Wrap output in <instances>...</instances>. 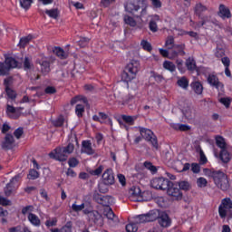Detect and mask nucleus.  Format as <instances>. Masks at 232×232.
I'll list each match as a JSON object with an SVG mask.
<instances>
[{"mask_svg": "<svg viewBox=\"0 0 232 232\" xmlns=\"http://www.w3.org/2000/svg\"><path fill=\"white\" fill-rule=\"evenodd\" d=\"M167 194L171 197L172 200H182V192L177 185L169 186Z\"/></svg>", "mask_w": 232, "mask_h": 232, "instance_id": "obj_14", "label": "nucleus"}, {"mask_svg": "<svg viewBox=\"0 0 232 232\" xmlns=\"http://www.w3.org/2000/svg\"><path fill=\"white\" fill-rule=\"evenodd\" d=\"M28 179L31 180H35V179H39V172L35 169H31L28 174Z\"/></svg>", "mask_w": 232, "mask_h": 232, "instance_id": "obj_55", "label": "nucleus"}, {"mask_svg": "<svg viewBox=\"0 0 232 232\" xmlns=\"http://www.w3.org/2000/svg\"><path fill=\"white\" fill-rule=\"evenodd\" d=\"M186 44H176L174 46V49L169 51V59L173 61V59H177L179 55L181 57H184L186 55Z\"/></svg>", "mask_w": 232, "mask_h": 232, "instance_id": "obj_11", "label": "nucleus"}, {"mask_svg": "<svg viewBox=\"0 0 232 232\" xmlns=\"http://www.w3.org/2000/svg\"><path fill=\"white\" fill-rule=\"evenodd\" d=\"M77 102H82L78 103ZM71 104H77L75 107V113L77 117H82L84 113V106H88V99L84 96H75L71 100Z\"/></svg>", "mask_w": 232, "mask_h": 232, "instance_id": "obj_6", "label": "nucleus"}, {"mask_svg": "<svg viewBox=\"0 0 232 232\" xmlns=\"http://www.w3.org/2000/svg\"><path fill=\"white\" fill-rule=\"evenodd\" d=\"M16 111H17V109H15L14 106L7 105L6 112L12 114L11 115L12 119H17L19 117L15 115Z\"/></svg>", "mask_w": 232, "mask_h": 232, "instance_id": "obj_49", "label": "nucleus"}, {"mask_svg": "<svg viewBox=\"0 0 232 232\" xmlns=\"http://www.w3.org/2000/svg\"><path fill=\"white\" fill-rule=\"evenodd\" d=\"M62 148L64 153L67 155V157L69 155H72V153H73V151L75 150V145H73V143H68L67 146Z\"/></svg>", "mask_w": 232, "mask_h": 232, "instance_id": "obj_40", "label": "nucleus"}, {"mask_svg": "<svg viewBox=\"0 0 232 232\" xmlns=\"http://www.w3.org/2000/svg\"><path fill=\"white\" fill-rule=\"evenodd\" d=\"M201 26H206L207 28H213V26H218L220 29L224 28V25L218 20L211 16H205L202 20Z\"/></svg>", "mask_w": 232, "mask_h": 232, "instance_id": "obj_15", "label": "nucleus"}, {"mask_svg": "<svg viewBox=\"0 0 232 232\" xmlns=\"http://www.w3.org/2000/svg\"><path fill=\"white\" fill-rule=\"evenodd\" d=\"M206 10H208V7H206L202 4H197L195 6V12L197 15H200V14H202V12H206Z\"/></svg>", "mask_w": 232, "mask_h": 232, "instance_id": "obj_48", "label": "nucleus"}, {"mask_svg": "<svg viewBox=\"0 0 232 232\" xmlns=\"http://www.w3.org/2000/svg\"><path fill=\"white\" fill-rule=\"evenodd\" d=\"M34 68V63L32 62V57L25 56L24 59V69L32 70Z\"/></svg>", "mask_w": 232, "mask_h": 232, "instance_id": "obj_39", "label": "nucleus"}, {"mask_svg": "<svg viewBox=\"0 0 232 232\" xmlns=\"http://www.w3.org/2000/svg\"><path fill=\"white\" fill-rule=\"evenodd\" d=\"M140 70V63L137 60H131L125 67L121 77L125 82H131L137 77Z\"/></svg>", "mask_w": 232, "mask_h": 232, "instance_id": "obj_2", "label": "nucleus"}, {"mask_svg": "<svg viewBox=\"0 0 232 232\" xmlns=\"http://www.w3.org/2000/svg\"><path fill=\"white\" fill-rule=\"evenodd\" d=\"M197 185L198 188H206L208 186V179L201 177L197 179Z\"/></svg>", "mask_w": 232, "mask_h": 232, "instance_id": "obj_53", "label": "nucleus"}, {"mask_svg": "<svg viewBox=\"0 0 232 232\" xmlns=\"http://www.w3.org/2000/svg\"><path fill=\"white\" fill-rule=\"evenodd\" d=\"M192 90H194L197 95H202V92H204V87L200 82H193L191 83Z\"/></svg>", "mask_w": 232, "mask_h": 232, "instance_id": "obj_30", "label": "nucleus"}, {"mask_svg": "<svg viewBox=\"0 0 232 232\" xmlns=\"http://www.w3.org/2000/svg\"><path fill=\"white\" fill-rule=\"evenodd\" d=\"M232 155L227 151V149H223L219 152V160L222 164H229L231 162Z\"/></svg>", "mask_w": 232, "mask_h": 232, "instance_id": "obj_23", "label": "nucleus"}, {"mask_svg": "<svg viewBox=\"0 0 232 232\" xmlns=\"http://www.w3.org/2000/svg\"><path fill=\"white\" fill-rule=\"evenodd\" d=\"M72 227H73V225L72 224V221H68L61 229L60 232H72Z\"/></svg>", "mask_w": 232, "mask_h": 232, "instance_id": "obj_51", "label": "nucleus"}, {"mask_svg": "<svg viewBox=\"0 0 232 232\" xmlns=\"http://www.w3.org/2000/svg\"><path fill=\"white\" fill-rule=\"evenodd\" d=\"M151 211H154V213H156L157 215L156 220L158 218V222L161 227H169V226H171V219H169V217L168 216V214L161 213L159 217V213H157V211L155 210H151Z\"/></svg>", "mask_w": 232, "mask_h": 232, "instance_id": "obj_18", "label": "nucleus"}, {"mask_svg": "<svg viewBox=\"0 0 232 232\" xmlns=\"http://www.w3.org/2000/svg\"><path fill=\"white\" fill-rule=\"evenodd\" d=\"M140 133L145 140L150 142L151 146L156 150H159V141L157 140V136L150 129L144 127H139Z\"/></svg>", "mask_w": 232, "mask_h": 232, "instance_id": "obj_5", "label": "nucleus"}, {"mask_svg": "<svg viewBox=\"0 0 232 232\" xmlns=\"http://www.w3.org/2000/svg\"><path fill=\"white\" fill-rule=\"evenodd\" d=\"M90 43V39L86 38V37H82L79 42L78 44L79 46H81V48H86V46H88Z\"/></svg>", "mask_w": 232, "mask_h": 232, "instance_id": "obj_54", "label": "nucleus"}, {"mask_svg": "<svg viewBox=\"0 0 232 232\" xmlns=\"http://www.w3.org/2000/svg\"><path fill=\"white\" fill-rule=\"evenodd\" d=\"M129 198L132 202H140L142 200V192L140 191V188L139 187H132L129 190Z\"/></svg>", "mask_w": 232, "mask_h": 232, "instance_id": "obj_16", "label": "nucleus"}, {"mask_svg": "<svg viewBox=\"0 0 232 232\" xmlns=\"http://www.w3.org/2000/svg\"><path fill=\"white\" fill-rule=\"evenodd\" d=\"M32 3H34V0H20V5L24 10H28L32 6Z\"/></svg>", "mask_w": 232, "mask_h": 232, "instance_id": "obj_47", "label": "nucleus"}, {"mask_svg": "<svg viewBox=\"0 0 232 232\" xmlns=\"http://www.w3.org/2000/svg\"><path fill=\"white\" fill-rule=\"evenodd\" d=\"M45 14L49 15V17H52V19H57V17H59V10L57 9H47L45 10Z\"/></svg>", "mask_w": 232, "mask_h": 232, "instance_id": "obj_43", "label": "nucleus"}, {"mask_svg": "<svg viewBox=\"0 0 232 232\" xmlns=\"http://www.w3.org/2000/svg\"><path fill=\"white\" fill-rule=\"evenodd\" d=\"M151 77H153L154 81H156V82H162V81H164V76L157 73V72H151Z\"/></svg>", "mask_w": 232, "mask_h": 232, "instance_id": "obj_60", "label": "nucleus"}, {"mask_svg": "<svg viewBox=\"0 0 232 232\" xmlns=\"http://www.w3.org/2000/svg\"><path fill=\"white\" fill-rule=\"evenodd\" d=\"M102 180L104 186H113V184H115V175L113 174V169H105L102 176Z\"/></svg>", "mask_w": 232, "mask_h": 232, "instance_id": "obj_12", "label": "nucleus"}, {"mask_svg": "<svg viewBox=\"0 0 232 232\" xmlns=\"http://www.w3.org/2000/svg\"><path fill=\"white\" fill-rule=\"evenodd\" d=\"M10 78H7L4 81V84L5 86V93L9 99H15L17 97V93L15 91L10 88Z\"/></svg>", "mask_w": 232, "mask_h": 232, "instance_id": "obj_24", "label": "nucleus"}, {"mask_svg": "<svg viewBox=\"0 0 232 232\" xmlns=\"http://www.w3.org/2000/svg\"><path fill=\"white\" fill-rule=\"evenodd\" d=\"M27 219L30 224L35 226L36 227H39V226H41V219L39 218V216L34 213H29V215L27 216Z\"/></svg>", "mask_w": 232, "mask_h": 232, "instance_id": "obj_28", "label": "nucleus"}, {"mask_svg": "<svg viewBox=\"0 0 232 232\" xmlns=\"http://www.w3.org/2000/svg\"><path fill=\"white\" fill-rule=\"evenodd\" d=\"M50 159H54V160H58L59 162H66L68 160V155L64 152V149L63 147H57L53 151L49 153Z\"/></svg>", "mask_w": 232, "mask_h": 232, "instance_id": "obj_7", "label": "nucleus"}, {"mask_svg": "<svg viewBox=\"0 0 232 232\" xmlns=\"http://www.w3.org/2000/svg\"><path fill=\"white\" fill-rule=\"evenodd\" d=\"M232 209V201L229 198H225L221 200V204L218 207V213L221 218L227 217V211Z\"/></svg>", "mask_w": 232, "mask_h": 232, "instance_id": "obj_8", "label": "nucleus"}, {"mask_svg": "<svg viewBox=\"0 0 232 232\" xmlns=\"http://www.w3.org/2000/svg\"><path fill=\"white\" fill-rule=\"evenodd\" d=\"M68 165L70 168H77V166H79V160L76 158H70L68 160Z\"/></svg>", "mask_w": 232, "mask_h": 232, "instance_id": "obj_57", "label": "nucleus"}, {"mask_svg": "<svg viewBox=\"0 0 232 232\" xmlns=\"http://www.w3.org/2000/svg\"><path fill=\"white\" fill-rule=\"evenodd\" d=\"M103 169L104 166L100 165L97 169L91 170L90 173L94 177H99V175L102 173Z\"/></svg>", "mask_w": 232, "mask_h": 232, "instance_id": "obj_50", "label": "nucleus"}, {"mask_svg": "<svg viewBox=\"0 0 232 232\" xmlns=\"http://www.w3.org/2000/svg\"><path fill=\"white\" fill-rule=\"evenodd\" d=\"M165 46L168 48V50H172L177 46L175 44V38L173 36H168L166 42H165Z\"/></svg>", "mask_w": 232, "mask_h": 232, "instance_id": "obj_37", "label": "nucleus"}, {"mask_svg": "<svg viewBox=\"0 0 232 232\" xmlns=\"http://www.w3.org/2000/svg\"><path fill=\"white\" fill-rule=\"evenodd\" d=\"M124 23H126V24H129L130 26H137V22L135 21V19H133V17L130 15L124 16Z\"/></svg>", "mask_w": 232, "mask_h": 232, "instance_id": "obj_46", "label": "nucleus"}, {"mask_svg": "<svg viewBox=\"0 0 232 232\" xmlns=\"http://www.w3.org/2000/svg\"><path fill=\"white\" fill-rule=\"evenodd\" d=\"M176 130H179V131H189V130H191V127L186 124H178L176 126Z\"/></svg>", "mask_w": 232, "mask_h": 232, "instance_id": "obj_61", "label": "nucleus"}, {"mask_svg": "<svg viewBox=\"0 0 232 232\" xmlns=\"http://www.w3.org/2000/svg\"><path fill=\"white\" fill-rule=\"evenodd\" d=\"M207 81L210 86H214V88H217L219 92H224V83L218 81V77H217V75L209 74Z\"/></svg>", "mask_w": 232, "mask_h": 232, "instance_id": "obj_17", "label": "nucleus"}, {"mask_svg": "<svg viewBox=\"0 0 232 232\" xmlns=\"http://www.w3.org/2000/svg\"><path fill=\"white\" fill-rule=\"evenodd\" d=\"M183 115L188 121H192L195 119V109L192 107H186L183 109Z\"/></svg>", "mask_w": 232, "mask_h": 232, "instance_id": "obj_29", "label": "nucleus"}, {"mask_svg": "<svg viewBox=\"0 0 232 232\" xmlns=\"http://www.w3.org/2000/svg\"><path fill=\"white\" fill-rule=\"evenodd\" d=\"M45 226L47 227H53V226H57V218H52L45 221Z\"/></svg>", "mask_w": 232, "mask_h": 232, "instance_id": "obj_56", "label": "nucleus"}, {"mask_svg": "<svg viewBox=\"0 0 232 232\" xmlns=\"http://www.w3.org/2000/svg\"><path fill=\"white\" fill-rule=\"evenodd\" d=\"M163 68L165 70H168V72H170L171 73H173V72H175L177 70V66L175 65V63H173V62H169L168 60L163 62Z\"/></svg>", "mask_w": 232, "mask_h": 232, "instance_id": "obj_34", "label": "nucleus"}, {"mask_svg": "<svg viewBox=\"0 0 232 232\" xmlns=\"http://www.w3.org/2000/svg\"><path fill=\"white\" fill-rule=\"evenodd\" d=\"M93 198L95 202H97L98 204H102V206H104V200H108V197H104L99 193H95L93 195Z\"/></svg>", "mask_w": 232, "mask_h": 232, "instance_id": "obj_42", "label": "nucleus"}, {"mask_svg": "<svg viewBox=\"0 0 232 232\" xmlns=\"http://www.w3.org/2000/svg\"><path fill=\"white\" fill-rule=\"evenodd\" d=\"M179 189H183V191H188L191 186L189 185V182L188 181H179Z\"/></svg>", "mask_w": 232, "mask_h": 232, "instance_id": "obj_52", "label": "nucleus"}, {"mask_svg": "<svg viewBox=\"0 0 232 232\" xmlns=\"http://www.w3.org/2000/svg\"><path fill=\"white\" fill-rule=\"evenodd\" d=\"M210 177L218 189H221V191L229 189V179H227L226 173L221 170H213L210 172Z\"/></svg>", "mask_w": 232, "mask_h": 232, "instance_id": "obj_3", "label": "nucleus"}, {"mask_svg": "<svg viewBox=\"0 0 232 232\" xmlns=\"http://www.w3.org/2000/svg\"><path fill=\"white\" fill-rule=\"evenodd\" d=\"M32 39H34V37L32 36V34H29L27 36L22 37L20 39V42L18 44V46L20 48H24L25 46H28V44H30V41H32Z\"/></svg>", "mask_w": 232, "mask_h": 232, "instance_id": "obj_32", "label": "nucleus"}, {"mask_svg": "<svg viewBox=\"0 0 232 232\" xmlns=\"http://www.w3.org/2000/svg\"><path fill=\"white\" fill-rule=\"evenodd\" d=\"M103 215L111 222H113L114 224L119 223V218L117 216H115V213H113V210L110 207H106L104 208Z\"/></svg>", "mask_w": 232, "mask_h": 232, "instance_id": "obj_20", "label": "nucleus"}, {"mask_svg": "<svg viewBox=\"0 0 232 232\" xmlns=\"http://www.w3.org/2000/svg\"><path fill=\"white\" fill-rule=\"evenodd\" d=\"M225 52L224 49L221 48H217L215 52V56L218 57V59H222L224 58Z\"/></svg>", "mask_w": 232, "mask_h": 232, "instance_id": "obj_63", "label": "nucleus"}, {"mask_svg": "<svg viewBox=\"0 0 232 232\" xmlns=\"http://www.w3.org/2000/svg\"><path fill=\"white\" fill-rule=\"evenodd\" d=\"M219 102L226 106V108H229L231 105V100H229V98H220Z\"/></svg>", "mask_w": 232, "mask_h": 232, "instance_id": "obj_64", "label": "nucleus"}, {"mask_svg": "<svg viewBox=\"0 0 232 232\" xmlns=\"http://www.w3.org/2000/svg\"><path fill=\"white\" fill-rule=\"evenodd\" d=\"M140 46L145 50L146 52H151L153 50V47L151 46V44L148 42L147 40H142L140 42Z\"/></svg>", "mask_w": 232, "mask_h": 232, "instance_id": "obj_45", "label": "nucleus"}, {"mask_svg": "<svg viewBox=\"0 0 232 232\" xmlns=\"http://www.w3.org/2000/svg\"><path fill=\"white\" fill-rule=\"evenodd\" d=\"M160 21V16L159 14H152L151 19L149 23V28L150 32H159V26L157 25V23Z\"/></svg>", "mask_w": 232, "mask_h": 232, "instance_id": "obj_22", "label": "nucleus"}, {"mask_svg": "<svg viewBox=\"0 0 232 232\" xmlns=\"http://www.w3.org/2000/svg\"><path fill=\"white\" fill-rule=\"evenodd\" d=\"M32 211H34V206H26L22 208V215H27L28 217Z\"/></svg>", "mask_w": 232, "mask_h": 232, "instance_id": "obj_58", "label": "nucleus"}, {"mask_svg": "<svg viewBox=\"0 0 232 232\" xmlns=\"http://www.w3.org/2000/svg\"><path fill=\"white\" fill-rule=\"evenodd\" d=\"M121 119L126 122V124H129V126H133V124H135V121H137L136 116L130 115H121Z\"/></svg>", "mask_w": 232, "mask_h": 232, "instance_id": "obj_36", "label": "nucleus"}, {"mask_svg": "<svg viewBox=\"0 0 232 232\" xmlns=\"http://www.w3.org/2000/svg\"><path fill=\"white\" fill-rule=\"evenodd\" d=\"M115 3V0H101V5L103 8H108L111 5H113Z\"/></svg>", "mask_w": 232, "mask_h": 232, "instance_id": "obj_62", "label": "nucleus"}, {"mask_svg": "<svg viewBox=\"0 0 232 232\" xmlns=\"http://www.w3.org/2000/svg\"><path fill=\"white\" fill-rule=\"evenodd\" d=\"M82 153H85L86 155H94L95 150H93V147H92V141L91 140H82Z\"/></svg>", "mask_w": 232, "mask_h": 232, "instance_id": "obj_19", "label": "nucleus"}, {"mask_svg": "<svg viewBox=\"0 0 232 232\" xmlns=\"http://www.w3.org/2000/svg\"><path fill=\"white\" fill-rule=\"evenodd\" d=\"M23 133H24L23 127H19L14 131L15 139H21V137H23Z\"/></svg>", "mask_w": 232, "mask_h": 232, "instance_id": "obj_59", "label": "nucleus"}, {"mask_svg": "<svg viewBox=\"0 0 232 232\" xmlns=\"http://www.w3.org/2000/svg\"><path fill=\"white\" fill-rule=\"evenodd\" d=\"M5 61V64H7V66L9 67V70L11 68H17V66H19V63L16 62L14 58L7 57Z\"/></svg>", "mask_w": 232, "mask_h": 232, "instance_id": "obj_38", "label": "nucleus"}, {"mask_svg": "<svg viewBox=\"0 0 232 232\" xmlns=\"http://www.w3.org/2000/svg\"><path fill=\"white\" fill-rule=\"evenodd\" d=\"M53 53L59 57V59L64 60L68 59L69 53L64 51V49L61 47H54L53 50Z\"/></svg>", "mask_w": 232, "mask_h": 232, "instance_id": "obj_27", "label": "nucleus"}, {"mask_svg": "<svg viewBox=\"0 0 232 232\" xmlns=\"http://www.w3.org/2000/svg\"><path fill=\"white\" fill-rule=\"evenodd\" d=\"M14 142H15L14 136L12 134H6L2 143V148L4 150H11L12 146H14Z\"/></svg>", "mask_w": 232, "mask_h": 232, "instance_id": "obj_26", "label": "nucleus"}, {"mask_svg": "<svg viewBox=\"0 0 232 232\" xmlns=\"http://www.w3.org/2000/svg\"><path fill=\"white\" fill-rule=\"evenodd\" d=\"M36 63L37 64H40L43 75H48L49 72H51L50 62L48 59L44 57V55L41 54L38 56Z\"/></svg>", "mask_w": 232, "mask_h": 232, "instance_id": "obj_13", "label": "nucleus"}, {"mask_svg": "<svg viewBox=\"0 0 232 232\" xmlns=\"http://www.w3.org/2000/svg\"><path fill=\"white\" fill-rule=\"evenodd\" d=\"M136 223H129L126 226L127 232H137L139 231V227L137 224H146V222H155L157 220V212L150 211L148 214H142L136 218Z\"/></svg>", "mask_w": 232, "mask_h": 232, "instance_id": "obj_1", "label": "nucleus"}, {"mask_svg": "<svg viewBox=\"0 0 232 232\" xmlns=\"http://www.w3.org/2000/svg\"><path fill=\"white\" fill-rule=\"evenodd\" d=\"M9 72L10 68L8 67V64H5V62L0 63V76L8 75Z\"/></svg>", "mask_w": 232, "mask_h": 232, "instance_id": "obj_41", "label": "nucleus"}, {"mask_svg": "<svg viewBox=\"0 0 232 232\" xmlns=\"http://www.w3.org/2000/svg\"><path fill=\"white\" fill-rule=\"evenodd\" d=\"M177 84L178 86H179V88H182L183 90H188L189 86V81H188V78H186V76H183L178 80Z\"/></svg>", "mask_w": 232, "mask_h": 232, "instance_id": "obj_33", "label": "nucleus"}, {"mask_svg": "<svg viewBox=\"0 0 232 232\" xmlns=\"http://www.w3.org/2000/svg\"><path fill=\"white\" fill-rule=\"evenodd\" d=\"M86 205L84 203H82L81 205H77V202H74L72 205V209L75 213H79V211H83L84 215H90L92 213V208H85Z\"/></svg>", "mask_w": 232, "mask_h": 232, "instance_id": "obj_21", "label": "nucleus"}, {"mask_svg": "<svg viewBox=\"0 0 232 232\" xmlns=\"http://www.w3.org/2000/svg\"><path fill=\"white\" fill-rule=\"evenodd\" d=\"M19 180H21V174L14 176L6 185L5 188V194L6 197H10V195L19 188Z\"/></svg>", "mask_w": 232, "mask_h": 232, "instance_id": "obj_9", "label": "nucleus"}, {"mask_svg": "<svg viewBox=\"0 0 232 232\" xmlns=\"http://www.w3.org/2000/svg\"><path fill=\"white\" fill-rule=\"evenodd\" d=\"M124 8L126 12L134 15V17H144L148 14L146 7H140L139 5L131 2L125 4Z\"/></svg>", "mask_w": 232, "mask_h": 232, "instance_id": "obj_4", "label": "nucleus"}, {"mask_svg": "<svg viewBox=\"0 0 232 232\" xmlns=\"http://www.w3.org/2000/svg\"><path fill=\"white\" fill-rule=\"evenodd\" d=\"M218 15L221 17V19H231V11L224 5H219V11Z\"/></svg>", "mask_w": 232, "mask_h": 232, "instance_id": "obj_25", "label": "nucleus"}, {"mask_svg": "<svg viewBox=\"0 0 232 232\" xmlns=\"http://www.w3.org/2000/svg\"><path fill=\"white\" fill-rule=\"evenodd\" d=\"M144 168H146V169H149V171H150L153 175H155V173H157V167L153 166V164L150 161H145L143 164Z\"/></svg>", "mask_w": 232, "mask_h": 232, "instance_id": "obj_44", "label": "nucleus"}, {"mask_svg": "<svg viewBox=\"0 0 232 232\" xmlns=\"http://www.w3.org/2000/svg\"><path fill=\"white\" fill-rule=\"evenodd\" d=\"M169 184L170 182L169 179L164 178H156L150 181L151 188L154 189H168V188H169Z\"/></svg>", "mask_w": 232, "mask_h": 232, "instance_id": "obj_10", "label": "nucleus"}, {"mask_svg": "<svg viewBox=\"0 0 232 232\" xmlns=\"http://www.w3.org/2000/svg\"><path fill=\"white\" fill-rule=\"evenodd\" d=\"M216 144L220 150H227V143H226V140L222 136L216 137Z\"/></svg>", "mask_w": 232, "mask_h": 232, "instance_id": "obj_31", "label": "nucleus"}, {"mask_svg": "<svg viewBox=\"0 0 232 232\" xmlns=\"http://www.w3.org/2000/svg\"><path fill=\"white\" fill-rule=\"evenodd\" d=\"M186 66L188 70L190 72H195L197 70V63L195 62V59L189 57L188 59L186 60Z\"/></svg>", "mask_w": 232, "mask_h": 232, "instance_id": "obj_35", "label": "nucleus"}]
</instances>
